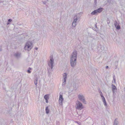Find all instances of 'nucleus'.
Wrapping results in <instances>:
<instances>
[{
  "label": "nucleus",
  "mask_w": 125,
  "mask_h": 125,
  "mask_svg": "<svg viewBox=\"0 0 125 125\" xmlns=\"http://www.w3.org/2000/svg\"><path fill=\"white\" fill-rule=\"evenodd\" d=\"M67 74L66 73H64L63 74V81L64 82L66 81V78H67Z\"/></svg>",
  "instance_id": "9"
},
{
  "label": "nucleus",
  "mask_w": 125,
  "mask_h": 125,
  "mask_svg": "<svg viewBox=\"0 0 125 125\" xmlns=\"http://www.w3.org/2000/svg\"><path fill=\"white\" fill-rule=\"evenodd\" d=\"M114 25L116 28L117 30H119L120 27L119 24L117 23V21H115L114 22Z\"/></svg>",
  "instance_id": "8"
},
{
  "label": "nucleus",
  "mask_w": 125,
  "mask_h": 125,
  "mask_svg": "<svg viewBox=\"0 0 125 125\" xmlns=\"http://www.w3.org/2000/svg\"><path fill=\"white\" fill-rule=\"evenodd\" d=\"M76 107L77 109L81 110L83 108V106L80 102L77 101L76 103Z\"/></svg>",
  "instance_id": "3"
},
{
  "label": "nucleus",
  "mask_w": 125,
  "mask_h": 125,
  "mask_svg": "<svg viewBox=\"0 0 125 125\" xmlns=\"http://www.w3.org/2000/svg\"><path fill=\"white\" fill-rule=\"evenodd\" d=\"M21 52H17L14 53V56L17 59H18L20 58L21 57Z\"/></svg>",
  "instance_id": "4"
},
{
  "label": "nucleus",
  "mask_w": 125,
  "mask_h": 125,
  "mask_svg": "<svg viewBox=\"0 0 125 125\" xmlns=\"http://www.w3.org/2000/svg\"><path fill=\"white\" fill-rule=\"evenodd\" d=\"M97 13V10H94V11L92 12L91 13V14L92 15H95L96 13Z\"/></svg>",
  "instance_id": "12"
},
{
  "label": "nucleus",
  "mask_w": 125,
  "mask_h": 125,
  "mask_svg": "<svg viewBox=\"0 0 125 125\" xmlns=\"http://www.w3.org/2000/svg\"><path fill=\"white\" fill-rule=\"evenodd\" d=\"M63 100V98L61 94H60V95L59 102V103L60 105H62V102Z\"/></svg>",
  "instance_id": "7"
},
{
  "label": "nucleus",
  "mask_w": 125,
  "mask_h": 125,
  "mask_svg": "<svg viewBox=\"0 0 125 125\" xmlns=\"http://www.w3.org/2000/svg\"><path fill=\"white\" fill-rule=\"evenodd\" d=\"M64 81L63 82V83H62V86H63L65 85V83L66 82V81H65V82H64V81Z\"/></svg>",
  "instance_id": "21"
},
{
  "label": "nucleus",
  "mask_w": 125,
  "mask_h": 125,
  "mask_svg": "<svg viewBox=\"0 0 125 125\" xmlns=\"http://www.w3.org/2000/svg\"><path fill=\"white\" fill-rule=\"evenodd\" d=\"M9 24H10L9 22H7V25Z\"/></svg>",
  "instance_id": "27"
},
{
  "label": "nucleus",
  "mask_w": 125,
  "mask_h": 125,
  "mask_svg": "<svg viewBox=\"0 0 125 125\" xmlns=\"http://www.w3.org/2000/svg\"><path fill=\"white\" fill-rule=\"evenodd\" d=\"M48 99H45V100H46V103H48Z\"/></svg>",
  "instance_id": "24"
},
{
  "label": "nucleus",
  "mask_w": 125,
  "mask_h": 125,
  "mask_svg": "<svg viewBox=\"0 0 125 125\" xmlns=\"http://www.w3.org/2000/svg\"><path fill=\"white\" fill-rule=\"evenodd\" d=\"M118 122L117 121V119H116L114 121V125H117Z\"/></svg>",
  "instance_id": "14"
},
{
  "label": "nucleus",
  "mask_w": 125,
  "mask_h": 125,
  "mask_svg": "<svg viewBox=\"0 0 125 125\" xmlns=\"http://www.w3.org/2000/svg\"><path fill=\"white\" fill-rule=\"evenodd\" d=\"M96 0H95V1H94L95 2H96Z\"/></svg>",
  "instance_id": "30"
},
{
  "label": "nucleus",
  "mask_w": 125,
  "mask_h": 125,
  "mask_svg": "<svg viewBox=\"0 0 125 125\" xmlns=\"http://www.w3.org/2000/svg\"><path fill=\"white\" fill-rule=\"evenodd\" d=\"M38 80V78L36 77L35 78V79L34 80V83L37 86Z\"/></svg>",
  "instance_id": "15"
},
{
  "label": "nucleus",
  "mask_w": 125,
  "mask_h": 125,
  "mask_svg": "<svg viewBox=\"0 0 125 125\" xmlns=\"http://www.w3.org/2000/svg\"><path fill=\"white\" fill-rule=\"evenodd\" d=\"M108 66H107L106 67V69H107L108 68Z\"/></svg>",
  "instance_id": "26"
},
{
  "label": "nucleus",
  "mask_w": 125,
  "mask_h": 125,
  "mask_svg": "<svg viewBox=\"0 0 125 125\" xmlns=\"http://www.w3.org/2000/svg\"><path fill=\"white\" fill-rule=\"evenodd\" d=\"M45 111L46 112V114H48L49 113V110L48 109V106L46 107L45 108Z\"/></svg>",
  "instance_id": "13"
},
{
  "label": "nucleus",
  "mask_w": 125,
  "mask_h": 125,
  "mask_svg": "<svg viewBox=\"0 0 125 125\" xmlns=\"http://www.w3.org/2000/svg\"><path fill=\"white\" fill-rule=\"evenodd\" d=\"M99 92L100 93V95L102 98H104V97L103 96V94H102V93L101 92V91L100 90L99 91Z\"/></svg>",
  "instance_id": "18"
},
{
  "label": "nucleus",
  "mask_w": 125,
  "mask_h": 125,
  "mask_svg": "<svg viewBox=\"0 0 125 125\" xmlns=\"http://www.w3.org/2000/svg\"><path fill=\"white\" fill-rule=\"evenodd\" d=\"M78 98L84 104H86V101L85 100V98L83 95H78Z\"/></svg>",
  "instance_id": "6"
},
{
  "label": "nucleus",
  "mask_w": 125,
  "mask_h": 125,
  "mask_svg": "<svg viewBox=\"0 0 125 125\" xmlns=\"http://www.w3.org/2000/svg\"><path fill=\"white\" fill-rule=\"evenodd\" d=\"M12 20L10 19H9L8 20V22H11L12 21Z\"/></svg>",
  "instance_id": "22"
},
{
  "label": "nucleus",
  "mask_w": 125,
  "mask_h": 125,
  "mask_svg": "<svg viewBox=\"0 0 125 125\" xmlns=\"http://www.w3.org/2000/svg\"><path fill=\"white\" fill-rule=\"evenodd\" d=\"M50 58V61L48 63V65L51 68V69H52L53 66V65L54 63L53 56H51Z\"/></svg>",
  "instance_id": "5"
},
{
  "label": "nucleus",
  "mask_w": 125,
  "mask_h": 125,
  "mask_svg": "<svg viewBox=\"0 0 125 125\" xmlns=\"http://www.w3.org/2000/svg\"><path fill=\"white\" fill-rule=\"evenodd\" d=\"M103 9V8H100L97 9L96 10L97 13H100L102 11Z\"/></svg>",
  "instance_id": "10"
},
{
  "label": "nucleus",
  "mask_w": 125,
  "mask_h": 125,
  "mask_svg": "<svg viewBox=\"0 0 125 125\" xmlns=\"http://www.w3.org/2000/svg\"><path fill=\"white\" fill-rule=\"evenodd\" d=\"M76 25V23L73 22L72 26L73 27H75Z\"/></svg>",
  "instance_id": "20"
},
{
  "label": "nucleus",
  "mask_w": 125,
  "mask_h": 125,
  "mask_svg": "<svg viewBox=\"0 0 125 125\" xmlns=\"http://www.w3.org/2000/svg\"><path fill=\"white\" fill-rule=\"evenodd\" d=\"M77 56V52L75 51L71 55L70 58L71 65L72 67H74L76 64Z\"/></svg>",
  "instance_id": "1"
},
{
  "label": "nucleus",
  "mask_w": 125,
  "mask_h": 125,
  "mask_svg": "<svg viewBox=\"0 0 125 125\" xmlns=\"http://www.w3.org/2000/svg\"><path fill=\"white\" fill-rule=\"evenodd\" d=\"M31 68H30V67H29V69H28V70H31Z\"/></svg>",
  "instance_id": "28"
},
{
  "label": "nucleus",
  "mask_w": 125,
  "mask_h": 125,
  "mask_svg": "<svg viewBox=\"0 0 125 125\" xmlns=\"http://www.w3.org/2000/svg\"><path fill=\"white\" fill-rule=\"evenodd\" d=\"M113 80L114 81V82H115V78H114H114H113Z\"/></svg>",
  "instance_id": "25"
},
{
  "label": "nucleus",
  "mask_w": 125,
  "mask_h": 125,
  "mask_svg": "<svg viewBox=\"0 0 125 125\" xmlns=\"http://www.w3.org/2000/svg\"><path fill=\"white\" fill-rule=\"evenodd\" d=\"M76 122L78 123V122Z\"/></svg>",
  "instance_id": "31"
},
{
  "label": "nucleus",
  "mask_w": 125,
  "mask_h": 125,
  "mask_svg": "<svg viewBox=\"0 0 125 125\" xmlns=\"http://www.w3.org/2000/svg\"><path fill=\"white\" fill-rule=\"evenodd\" d=\"M38 49V48H36V50H37V49Z\"/></svg>",
  "instance_id": "29"
},
{
  "label": "nucleus",
  "mask_w": 125,
  "mask_h": 125,
  "mask_svg": "<svg viewBox=\"0 0 125 125\" xmlns=\"http://www.w3.org/2000/svg\"><path fill=\"white\" fill-rule=\"evenodd\" d=\"M74 18H76L73 21V22L76 23V21L78 20L77 18V15H75L74 17Z\"/></svg>",
  "instance_id": "16"
},
{
  "label": "nucleus",
  "mask_w": 125,
  "mask_h": 125,
  "mask_svg": "<svg viewBox=\"0 0 125 125\" xmlns=\"http://www.w3.org/2000/svg\"><path fill=\"white\" fill-rule=\"evenodd\" d=\"M44 98L45 99H48L49 97L48 94H46L44 96Z\"/></svg>",
  "instance_id": "19"
},
{
  "label": "nucleus",
  "mask_w": 125,
  "mask_h": 125,
  "mask_svg": "<svg viewBox=\"0 0 125 125\" xmlns=\"http://www.w3.org/2000/svg\"><path fill=\"white\" fill-rule=\"evenodd\" d=\"M102 99L104 105L105 106H106L107 104V103L104 97Z\"/></svg>",
  "instance_id": "11"
},
{
  "label": "nucleus",
  "mask_w": 125,
  "mask_h": 125,
  "mask_svg": "<svg viewBox=\"0 0 125 125\" xmlns=\"http://www.w3.org/2000/svg\"><path fill=\"white\" fill-rule=\"evenodd\" d=\"M112 90L113 92H114V90L116 89V87L115 85L112 84Z\"/></svg>",
  "instance_id": "17"
},
{
  "label": "nucleus",
  "mask_w": 125,
  "mask_h": 125,
  "mask_svg": "<svg viewBox=\"0 0 125 125\" xmlns=\"http://www.w3.org/2000/svg\"><path fill=\"white\" fill-rule=\"evenodd\" d=\"M27 72L28 73H30L31 72L29 70H27Z\"/></svg>",
  "instance_id": "23"
},
{
  "label": "nucleus",
  "mask_w": 125,
  "mask_h": 125,
  "mask_svg": "<svg viewBox=\"0 0 125 125\" xmlns=\"http://www.w3.org/2000/svg\"><path fill=\"white\" fill-rule=\"evenodd\" d=\"M32 44L30 42H27L25 46L24 49L25 50L28 51H30L32 47Z\"/></svg>",
  "instance_id": "2"
}]
</instances>
